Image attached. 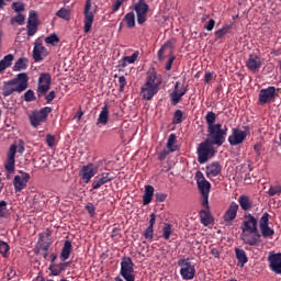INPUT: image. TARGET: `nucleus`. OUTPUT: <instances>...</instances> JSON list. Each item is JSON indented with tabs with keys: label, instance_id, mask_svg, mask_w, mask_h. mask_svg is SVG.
<instances>
[{
	"label": "nucleus",
	"instance_id": "obj_34",
	"mask_svg": "<svg viewBox=\"0 0 281 281\" xmlns=\"http://www.w3.org/2000/svg\"><path fill=\"white\" fill-rule=\"evenodd\" d=\"M27 58H20L18 61L14 64L13 69L14 71H23L27 69Z\"/></svg>",
	"mask_w": 281,
	"mask_h": 281
},
{
	"label": "nucleus",
	"instance_id": "obj_57",
	"mask_svg": "<svg viewBox=\"0 0 281 281\" xmlns=\"http://www.w3.org/2000/svg\"><path fill=\"white\" fill-rule=\"evenodd\" d=\"M216 25V21L214 20H210L205 25H204V30H206L207 32H212V30H214V26Z\"/></svg>",
	"mask_w": 281,
	"mask_h": 281
},
{
	"label": "nucleus",
	"instance_id": "obj_49",
	"mask_svg": "<svg viewBox=\"0 0 281 281\" xmlns=\"http://www.w3.org/2000/svg\"><path fill=\"white\" fill-rule=\"evenodd\" d=\"M12 10H14V12H23V10H25V4H23V2H13L12 3Z\"/></svg>",
	"mask_w": 281,
	"mask_h": 281
},
{
	"label": "nucleus",
	"instance_id": "obj_20",
	"mask_svg": "<svg viewBox=\"0 0 281 281\" xmlns=\"http://www.w3.org/2000/svg\"><path fill=\"white\" fill-rule=\"evenodd\" d=\"M236 216H238V203L232 202L223 216L225 225H232Z\"/></svg>",
	"mask_w": 281,
	"mask_h": 281
},
{
	"label": "nucleus",
	"instance_id": "obj_23",
	"mask_svg": "<svg viewBox=\"0 0 281 281\" xmlns=\"http://www.w3.org/2000/svg\"><path fill=\"white\" fill-rule=\"evenodd\" d=\"M47 55V48H45L42 43L36 42L33 48V59L35 63H41V60H44Z\"/></svg>",
	"mask_w": 281,
	"mask_h": 281
},
{
	"label": "nucleus",
	"instance_id": "obj_26",
	"mask_svg": "<svg viewBox=\"0 0 281 281\" xmlns=\"http://www.w3.org/2000/svg\"><path fill=\"white\" fill-rule=\"evenodd\" d=\"M109 124V105H104L99 114L97 125L106 126Z\"/></svg>",
	"mask_w": 281,
	"mask_h": 281
},
{
	"label": "nucleus",
	"instance_id": "obj_14",
	"mask_svg": "<svg viewBox=\"0 0 281 281\" xmlns=\"http://www.w3.org/2000/svg\"><path fill=\"white\" fill-rule=\"evenodd\" d=\"M240 238L245 245H250L251 247L258 245L260 240V234L258 231H241Z\"/></svg>",
	"mask_w": 281,
	"mask_h": 281
},
{
	"label": "nucleus",
	"instance_id": "obj_35",
	"mask_svg": "<svg viewBox=\"0 0 281 281\" xmlns=\"http://www.w3.org/2000/svg\"><path fill=\"white\" fill-rule=\"evenodd\" d=\"M167 148L169 153H175L177 150V135L170 134L168 142H167Z\"/></svg>",
	"mask_w": 281,
	"mask_h": 281
},
{
	"label": "nucleus",
	"instance_id": "obj_40",
	"mask_svg": "<svg viewBox=\"0 0 281 281\" xmlns=\"http://www.w3.org/2000/svg\"><path fill=\"white\" fill-rule=\"evenodd\" d=\"M281 193V184L271 186L268 190L269 196H279Z\"/></svg>",
	"mask_w": 281,
	"mask_h": 281
},
{
	"label": "nucleus",
	"instance_id": "obj_42",
	"mask_svg": "<svg viewBox=\"0 0 281 281\" xmlns=\"http://www.w3.org/2000/svg\"><path fill=\"white\" fill-rule=\"evenodd\" d=\"M0 254L4 258L8 257V254H10V246L5 241H0Z\"/></svg>",
	"mask_w": 281,
	"mask_h": 281
},
{
	"label": "nucleus",
	"instance_id": "obj_54",
	"mask_svg": "<svg viewBox=\"0 0 281 281\" xmlns=\"http://www.w3.org/2000/svg\"><path fill=\"white\" fill-rule=\"evenodd\" d=\"M153 235H154L153 226H148L147 229L145 231L144 236L147 240H153Z\"/></svg>",
	"mask_w": 281,
	"mask_h": 281
},
{
	"label": "nucleus",
	"instance_id": "obj_39",
	"mask_svg": "<svg viewBox=\"0 0 281 281\" xmlns=\"http://www.w3.org/2000/svg\"><path fill=\"white\" fill-rule=\"evenodd\" d=\"M56 14L59 19H64L65 21H69V19H71V11H69V9H60Z\"/></svg>",
	"mask_w": 281,
	"mask_h": 281
},
{
	"label": "nucleus",
	"instance_id": "obj_46",
	"mask_svg": "<svg viewBox=\"0 0 281 281\" xmlns=\"http://www.w3.org/2000/svg\"><path fill=\"white\" fill-rule=\"evenodd\" d=\"M11 23L14 25V23H18L19 25H23L25 23V15L18 13L15 18L11 19Z\"/></svg>",
	"mask_w": 281,
	"mask_h": 281
},
{
	"label": "nucleus",
	"instance_id": "obj_11",
	"mask_svg": "<svg viewBox=\"0 0 281 281\" xmlns=\"http://www.w3.org/2000/svg\"><path fill=\"white\" fill-rule=\"evenodd\" d=\"M134 11L136 12V19L138 25H144L148 16V5L146 1L139 0L137 3L134 4Z\"/></svg>",
	"mask_w": 281,
	"mask_h": 281
},
{
	"label": "nucleus",
	"instance_id": "obj_7",
	"mask_svg": "<svg viewBox=\"0 0 281 281\" xmlns=\"http://www.w3.org/2000/svg\"><path fill=\"white\" fill-rule=\"evenodd\" d=\"M135 269L133 268V260L131 258H123L121 261L120 274L125 281H135Z\"/></svg>",
	"mask_w": 281,
	"mask_h": 281
},
{
	"label": "nucleus",
	"instance_id": "obj_58",
	"mask_svg": "<svg viewBox=\"0 0 281 281\" xmlns=\"http://www.w3.org/2000/svg\"><path fill=\"white\" fill-rule=\"evenodd\" d=\"M209 199H210V194L202 195V205L203 207H206V210H210Z\"/></svg>",
	"mask_w": 281,
	"mask_h": 281
},
{
	"label": "nucleus",
	"instance_id": "obj_9",
	"mask_svg": "<svg viewBox=\"0 0 281 281\" xmlns=\"http://www.w3.org/2000/svg\"><path fill=\"white\" fill-rule=\"evenodd\" d=\"M247 135H249V128L240 130L235 127L232 130V134L228 136V144L231 146H238L243 144L245 139H247Z\"/></svg>",
	"mask_w": 281,
	"mask_h": 281
},
{
	"label": "nucleus",
	"instance_id": "obj_1",
	"mask_svg": "<svg viewBox=\"0 0 281 281\" xmlns=\"http://www.w3.org/2000/svg\"><path fill=\"white\" fill-rule=\"evenodd\" d=\"M161 75L157 74V70L150 68L146 74V81L140 87V98L149 101L159 93V87H161Z\"/></svg>",
	"mask_w": 281,
	"mask_h": 281
},
{
	"label": "nucleus",
	"instance_id": "obj_62",
	"mask_svg": "<svg viewBox=\"0 0 281 281\" xmlns=\"http://www.w3.org/2000/svg\"><path fill=\"white\" fill-rule=\"evenodd\" d=\"M122 3H124V0H116L115 3L112 5V10L114 12H117V10H120V7L122 5Z\"/></svg>",
	"mask_w": 281,
	"mask_h": 281
},
{
	"label": "nucleus",
	"instance_id": "obj_43",
	"mask_svg": "<svg viewBox=\"0 0 281 281\" xmlns=\"http://www.w3.org/2000/svg\"><path fill=\"white\" fill-rule=\"evenodd\" d=\"M173 91H177L178 94L183 97L184 93H188V88H186L184 86H181V82L177 81L175 85Z\"/></svg>",
	"mask_w": 281,
	"mask_h": 281
},
{
	"label": "nucleus",
	"instance_id": "obj_33",
	"mask_svg": "<svg viewBox=\"0 0 281 281\" xmlns=\"http://www.w3.org/2000/svg\"><path fill=\"white\" fill-rule=\"evenodd\" d=\"M238 203H239L241 210H244V212L251 210V200L249 199V196L240 195L238 198Z\"/></svg>",
	"mask_w": 281,
	"mask_h": 281
},
{
	"label": "nucleus",
	"instance_id": "obj_36",
	"mask_svg": "<svg viewBox=\"0 0 281 281\" xmlns=\"http://www.w3.org/2000/svg\"><path fill=\"white\" fill-rule=\"evenodd\" d=\"M205 121L207 124V128H212V126H216L214 122H216V114L214 112H207L205 115Z\"/></svg>",
	"mask_w": 281,
	"mask_h": 281
},
{
	"label": "nucleus",
	"instance_id": "obj_56",
	"mask_svg": "<svg viewBox=\"0 0 281 281\" xmlns=\"http://www.w3.org/2000/svg\"><path fill=\"white\" fill-rule=\"evenodd\" d=\"M119 85H120V91L122 93L124 91V88L126 87V77L125 76L119 77Z\"/></svg>",
	"mask_w": 281,
	"mask_h": 281
},
{
	"label": "nucleus",
	"instance_id": "obj_29",
	"mask_svg": "<svg viewBox=\"0 0 281 281\" xmlns=\"http://www.w3.org/2000/svg\"><path fill=\"white\" fill-rule=\"evenodd\" d=\"M13 61H14V55L9 54V55L4 56L0 60V74L5 71V69H8V67H12Z\"/></svg>",
	"mask_w": 281,
	"mask_h": 281
},
{
	"label": "nucleus",
	"instance_id": "obj_50",
	"mask_svg": "<svg viewBox=\"0 0 281 281\" xmlns=\"http://www.w3.org/2000/svg\"><path fill=\"white\" fill-rule=\"evenodd\" d=\"M46 144L49 146V148H54L56 145V136L52 134L46 135Z\"/></svg>",
	"mask_w": 281,
	"mask_h": 281
},
{
	"label": "nucleus",
	"instance_id": "obj_37",
	"mask_svg": "<svg viewBox=\"0 0 281 281\" xmlns=\"http://www.w3.org/2000/svg\"><path fill=\"white\" fill-rule=\"evenodd\" d=\"M232 30V25H224L220 30L215 32V36L217 40L223 38L226 34H229V31Z\"/></svg>",
	"mask_w": 281,
	"mask_h": 281
},
{
	"label": "nucleus",
	"instance_id": "obj_4",
	"mask_svg": "<svg viewBox=\"0 0 281 281\" xmlns=\"http://www.w3.org/2000/svg\"><path fill=\"white\" fill-rule=\"evenodd\" d=\"M207 133L210 143L215 146H223L225 142V135H227V130H223V125L217 123L211 127H207Z\"/></svg>",
	"mask_w": 281,
	"mask_h": 281
},
{
	"label": "nucleus",
	"instance_id": "obj_12",
	"mask_svg": "<svg viewBox=\"0 0 281 281\" xmlns=\"http://www.w3.org/2000/svg\"><path fill=\"white\" fill-rule=\"evenodd\" d=\"M98 165L88 164L85 165L81 170L79 171V177H81L83 183H89L95 175H98Z\"/></svg>",
	"mask_w": 281,
	"mask_h": 281
},
{
	"label": "nucleus",
	"instance_id": "obj_64",
	"mask_svg": "<svg viewBox=\"0 0 281 281\" xmlns=\"http://www.w3.org/2000/svg\"><path fill=\"white\" fill-rule=\"evenodd\" d=\"M54 98H56V91H50V92L46 95V101H47V102H52V100H54Z\"/></svg>",
	"mask_w": 281,
	"mask_h": 281
},
{
	"label": "nucleus",
	"instance_id": "obj_21",
	"mask_svg": "<svg viewBox=\"0 0 281 281\" xmlns=\"http://www.w3.org/2000/svg\"><path fill=\"white\" fill-rule=\"evenodd\" d=\"M276 87H268L267 89H261L259 92V102L260 104H267L276 98Z\"/></svg>",
	"mask_w": 281,
	"mask_h": 281
},
{
	"label": "nucleus",
	"instance_id": "obj_27",
	"mask_svg": "<svg viewBox=\"0 0 281 281\" xmlns=\"http://www.w3.org/2000/svg\"><path fill=\"white\" fill-rule=\"evenodd\" d=\"M200 221L204 227H207V225H212L214 222V217H212V213H210V210H202L200 212Z\"/></svg>",
	"mask_w": 281,
	"mask_h": 281
},
{
	"label": "nucleus",
	"instance_id": "obj_61",
	"mask_svg": "<svg viewBox=\"0 0 281 281\" xmlns=\"http://www.w3.org/2000/svg\"><path fill=\"white\" fill-rule=\"evenodd\" d=\"M214 78V74L213 72H205L204 75V82L207 85L212 81V79Z\"/></svg>",
	"mask_w": 281,
	"mask_h": 281
},
{
	"label": "nucleus",
	"instance_id": "obj_13",
	"mask_svg": "<svg viewBox=\"0 0 281 281\" xmlns=\"http://www.w3.org/2000/svg\"><path fill=\"white\" fill-rule=\"evenodd\" d=\"M113 179H115V176L111 172L99 173L92 181V190H98L102 188V186H105V183H111Z\"/></svg>",
	"mask_w": 281,
	"mask_h": 281
},
{
	"label": "nucleus",
	"instance_id": "obj_38",
	"mask_svg": "<svg viewBox=\"0 0 281 281\" xmlns=\"http://www.w3.org/2000/svg\"><path fill=\"white\" fill-rule=\"evenodd\" d=\"M124 21L127 25V27H135V13L133 12H130L127 13L125 16H124Z\"/></svg>",
	"mask_w": 281,
	"mask_h": 281
},
{
	"label": "nucleus",
	"instance_id": "obj_15",
	"mask_svg": "<svg viewBox=\"0 0 281 281\" xmlns=\"http://www.w3.org/2000/svg\"><path fill=\"white\" fill-rule=\"evenodd\" d=\"M241 232H258V220L249 213L245 214L241 224Z\"/></svg>",
	"mask_w": 281,
	"mask_h": 281
},
{
	"label": "nucleus",
	"instance_id": "obj_48",
	"mask_svg": "<svg viewBox=\"0 0 281 281\" xmlns=\"http://www.w3.org/2000/svg\"><path fill=\"white\" fill-rule=\"evenodd\" d=\"M181 97L179 93H177V91H172L171 94H170V100L172 102V104H179V102L181 101Z\"/></svg>",
	"mask_w": 281,
	"mask_h": 281
},
{
	"label": "nucleus",
	"instance_id": "obj_6",
	"mask_svg": "<svg viewBox=\"0 0 281 281\" xmlns=\"http://www.w3.org/2000/svg\"><path fill=\"white\" fill-rule=\"evenodd\" d=\"M49 113H52V108L45 106L40 111L32 112L29 116V120L31 124L34 126V128H36L47 120V115H49Z\"/></svg>",
	"mask_w": 281,
	"mask_h": 281
},
{
	"label": "nucleus",
	"instance_id": "obj_24",
	"mask_svg": "<svg viewBox=\"0 0 281 281\" xmlns=\"http://www.w3.org/2000/svg\"><path fill=\"white\" fill-rule=\"evenodd\" d=\"M246 66L250 71H256V69H260L262 67V58L257 55H250L246 61Z\"/></svg>",
	"mask_w": 281,
	"mask_h": 281
},
{
	"label": "nucleus",
	"instance_id": "obj_22",
	"mask_svg": "<svg viewBox=\"0 0 281 281\" xmlns=\"http://www.w3.org/2000/svg\"><path fill=\"white\" fill-rule=\"evenodd\" d=\"M268 262H270L271 271L280 276L281 274V254L278 252V254L269 255Z\"/></svg>",
	"mask_w": 281,
	"mask_h": 281
},
{
	"label": "nucleus",
	"instance_id": "obj_16",
	"mask_svg": "<svg viewBox=\"0 0 281 281\" xmlns=\"http://www.w3.org/2000/svg\"><path fill=\"white\" fill-rule=\"evenodd\" d=\"M259 227L263 238H271V236H273L274 232L271 227H269V213L262 214L261 218L259 220Z\"/></svg>",
	"mask_w": 281,
	"mask_h": 281
},
{
	"label": "nucleus",
	"instance_id": "obj_44",
	"mask_svg": "<svg viewBox=\"0 0 281 281\" xmlns=\"http://www.w3.org/2000/svg\"><path fill=\"white\" fill-rule=\"evenodd\" d=\"M171 234H172V226H170V224H165L162 228V236L165 240H169Z\"/></svg>",
	"mask_w": 281,
	"mask_h": 281
},
{
	"label": "nucleus",
	"instance_id": "obj_60",
	"mask_svg": "<svg viewBox=\"0 0 281 281\" xmlns=\"http://www.w3.org/2000/svg\"><path fill=\"white\" fill-rule=\"evenodd\" d=\"M173 63H175V56H170L165 67L167 71H170L172 69Z\"/></svg>",
	"mask_w": 281,
	"mask_h": 281
},
{
	"label": "nucleus",
	"instance_id": "obj_8",
	"mask_svg": "<svg viewBox=\"0 0 281 281\" xmlns=\"http://www.w3.org/2000/svg\"><path fill=\"white\" fill-rule=\"evenodd\" d=\"M178 265L180 267V274L182 280H193L194 274L196 273V270L194 269L192 262L188 259H180L178 261Z\"/></svg>",
	"mask_w": 281,
	"mask_h": 281
},
{
	"label": "nucleus",
	"instance_id": "obj_47",
	"mask_svg": "<svg viewBox=\"0 0 281 281\" xmlns=\"http://www.w3.org/2000/svg\"><path fill=\"white\" fill-rule=\"evenodd\" d=\"M182 120L183 112L181 110L176 111L173 115V124H181Z\"/></svg>",
	"mask_w": 281,
	"mask_h": 281
},
{
	"label": "nucleus",
	"instance_id": "obj_3",
	"mask_svg": "<svg viewBox=\"0 0 281 281\" xmlns=\"http://www.w3.org/2000/svg\"><path fill=\"white\" fill-rule=\"evenodd\" d=\"M27 74L22 72L19 74L15 79H12L4 83L2 94L8 98V95H12V93H23L25 89H27Z\"/></svg>",
	"mask_w": 281,
	"mask_h": 281
},
{
	"label": "nucleus",
	"instance_id": "obj_41",
	"mask_svg": "<svg viewBox=\"0 0 281 281\" xmlns=\"http://www.w3.org/2000/svg\"><path fill=\"white\" fill-rule=\"evenodd\" d=\"M45 43L47 44V45H58V43H60V38H58V35H56V34H52L50 36H47L46 38H45Z\"/></svg>",
	"mask_w": 281,
	"mask_h": 281
},
{
	"label": "nucleus",
	"instance_id": "obj_53",
	"mask_svg": "<svg viewBox=\"0 0 281 281\" xmlns=\"http://www.w3.org/2000/svg\"><path fill=\"white\" fill-rule=\"evenodd\" d=\"M27 24L29 25H36V12L35 11L30 12Z\"/></svg>",
	"mask_w": 281,
	"mask_h": 281
},
{
	"label": "nucleus",
	"instance_id": "obj_30",
	"mask_svg": "<svg viewBox=\"0 0 281 281\" xmlns=\"http://www.w3.org/2000/svg\"><path fill=\"white\" fill-rule=\"evenodd\" d=\"M139 58V50L134 52L131 56L123 57L120 61L121 67H126L128 65L135 64V60Z\"/></svg>",
	"mask_w": 281,
	"mask_h": 281
},
{
	"label": "nucleus",
	"instance_id": "obj_5",
	"mask_svg": "<svg viewBox=\"0 0 281 281\" xmlns=\"http://www.w3.org/2000/svg\"><path fill=\"white\" fill-rule=\"evenodd\" d=\"M214 144L206 139L198 147V161L199 164H206L211 157L215 154Z\"/></svg>",
	"mask_w": 281,
	"mask_h": 281
},
{
	"label": "nucleus",
	"instance_id": "obj_28",
	"mask_svg": "<svg viewBox=\"0 0 281 281\" xmlns=\"http://www.w3.org/2000/svg\"><path fill=\"white\" fill-rule=\"evenodd\" d=\"M155 194V188L150 184L145 187V192L143 195V205H148L150 201H153V196Z\"/></svg>",
	"mask_w": 281,
	"mask_h": 281
},
{
	"label": "nucleus",
	"instance_id": "obj_18",
	"mask_svg": "<svg viewBox=\"0 0 281 281\" xmlns=\"http://www.w3.org/2000/svg\"><path fill=\"white\" fill-rule=\"evenodd\" d=\"M52 85V76L49 74H42L38 78L37 93L38 95H45L49 91Z\"/></svg>",
	"mask_w": 281,
	"mask_h": 281
},
{
	"label": "nucleus",
	"instance_id": "obj_10",
	"mask_svg": "<svg viewBox=\"0 0 281 281\" xmlns=\"http://www.w3.org/2000/svg\"><path fill=\"white\" fill-rule=\"evenodd\" d=\"M30 181V173L20 170L18 175L14 176L13 179V187L15 192H21L22 190H25L27 188V183Z\"/></svg>",
	"mask_w": 281,
	"mask_h": 281
},
{
	"label": "nucleus",
	"instance_id": "obj_52",
	"mask_svg": "<svg viewBox=\"0 0 281 281\" xmlns=\"http://www.w3.org/2000/svg\"><path fill=\"white\" fill-rule=\"evenodd\" d=\"M65 267H67V263H60L58 269L50 268V273H53V276H59L60 271H65Z\"/></svg>",
	"mask_w": 281,
	"mask_h": 281
},
{
	"label": "nucleus",
	"instance_id": "obj_25",
	"mask_svg": "<svg viewBox=\"0 0 281 281\" xmlns=\"http://www.w3.org/2000/svg\"><path fill=\"white\" fill-rule=\"evenodd\" d=\"M221 164L213 162L206 167V177H209V179L218 177L221 175Z\"/></svg>",
	"mask_w": 281,
	"mask_h": 281
},
{
	"label": "nucleus",
	"instance_id": "obj_45",
	"mask_svg": "<svg viewBox=\"0 0 281 281\" xmlns=\"http://www.w3.org/2000/svg\"><path fill=\"white\" fill-rule=\"evenodd\" d=\"M8 216V202L0 201V218Z\"/></svg>",
	"mask_w": 281,
	"mask_h": 281
},
{
	"label": "nucleus",
	"instance_id": "obj_55",
	"mask_svg": "<svg viewBox=\"0 0 281 281\" xmlns=\"http://www.w3.org/2000/svg\"><path fill=\"white\" fill-rule=\"evenodd\" d=\"M27 35L34 36L36 34V24H27Z\"/></svg>",
	"mask_w": 281,
	"mask_h": 281
},
{
	"label": "nucleus",
	"instance_id": "obj_51",
	"mask_svg": "<svg viewBox=\"0 0 281 281\" xmlns=\"http://www.w3.org/2000/svg\"><path fill=\"white\" fill-rule=\"evenodd\" d=\"M36 99V97H34V92L32 90H27L24 93V100L25 102H34V100Z\"/></svg>",
	"mask_w": 281,
	"mask_h": 281
},
{
	"label": "nucleus",
	"instance_id": "obj_59",
	"mask_svg": "<svg viewBox=\"0 0 281 281\" xmlns=\"http://www.w3.org/2000/svg\"><path fill=\"white\" fill-rule=\"evenodd\" d=\"M168 49V44H165L158 52V58L159 60H164V54H166V50Z\"/></svg>",
	"mask_w": 281,
	"mask_h": 281
},
{
	"label": "nucleus",
	"instance_id": "obj_2",
	"mask_svg": "<svg viewBox=\"0 0 281 281\" xmlns=\"http://www.w3.org/2000/svg\"><path fill=\"white\" fill-rule=\"evenodd\" d=\"M16 153H19V155H23V153H25V145L22 143V140H20L19 144L11 145L9 151L7 153V158L4 160L7 179H10V176H12L14 173V170H16Z\"/></svg>",
	"mask_w": 281,
	"mask_h": 281
},
{
	"label": "nucleus",
	"instance_id": "obj_17",
	"mask_svg": "<svg viewBox=\"0 0 281 281\" xmlns=\"http://www.w3.org/2000/svg\"><path fill=\"white\" fill-rule=\"evenodd\" d=\"M83 14H85L83 30L86 34H89V32H91V27L93 26V12H91V0H87Z\"/></svg>",
	"mask_w": 281,
	"mask_h": 281
},
{
	"label": "nucleus",
	"instance_id": "obj_31",
	"mask_svg": "<svg viewBox=\"0 0 281 281\" xmlns=\"http://www.w3.org/2000/svg\"><path fill=\"white\" fill-rule=\"evenodd\" d=\"M69 256H71V241L66 240L61 249L60 260H69Z\"/></svg>",
	"mask_w": 281,
	"mask_h": 281
},
{
	"label": "nucleus",
	"instance_id": "obj_19",
	"mask_svg": "<svg viewBox=\"0 0 281 281\" xmlns=\"http://www.w3.org/2000/svg\"><path fill=\"white\" fill-rule=\"evenodd\" d=\"M195 179L198 183V188L202 195L210 194V190L212 188V184H210V181L205 179V176H203V172L198 171L195 173Z\"/></svg>",
	"mask_w": 281,
	"mask_h": 281
},
{
	"label": "nucleus",
	"instance_id": "obj_63",
	"mask_svg": "<svg viewBox=\"0 0 281 281\" xmlns=\"http://www.w3.org/2000/svg\"><path fill=\"white\" fill-rule=\"evenodd\" d=\"M86 210L89 212V214H91L92 216L95 214V206L90 203L86 206Z\"/></svg>",
	"mask_w": 281,
	"mask_h": 281
},
{
	"label": "nucleus",
	"instance_id": "obj_32",
	"mask_svg": "<svg viewBox=\"0 0 281 281\" xmlns=\"http://www.w3.org/2000/svg\"><path fill=\"white\" fill-rule=\"evenodd\" d=\"M235 256L238 260L239 267H245V265H247L248 259H247V254L245 252V250L236 248Z\"/></svg>",
	"mask_w": 281,
	"mask_h": 281
}]
</instances>
